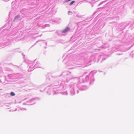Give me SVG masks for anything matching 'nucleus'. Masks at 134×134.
Listing matches in <instances>:
<instances>
[{
  "mask_svg": "<svg viewBox=\"0 0 134 134\" xmlns=\"http://www.w3.org/2000/svg\"><path fill=\"white\" fill-rule=\"evenodd\" d=\"M75 2V1H72L70 3V5H72L73 3Z\"/></svg>",
  "mask_w": 134,
  "mask_h": 134,
  "instance_id": "nucleus-3",
  "label": "nucleus"
},
{
  "mask_svg": "<svg viewBox=\"0 0 134 134\" xmlns=\"http://www.w3.org/2000/svg\"><path fill=\"white\" fill-rule=\"evenodd\" d=\"M10 95L12 96H14L15 95V94L13 92H11L10 93Z\"/></svg>",
  "mask_w": 134,
  "mask_h": 134,
  "instance_id": "nucleus-2",
  "label": "nucleus"
},
{
  "mask_svg": "<svg viewBox=\"0 0 134 134\" xmlns=\"http://www.w3.org/2000/svg\"><path fill=\"white\" fill-rule=\"evenodd\" d=\"M69 30L70 28L69 27H67L66 28V29H65L63 30L62 31V32L65 33L68 31H69Z\"/></svg>",
  "mask_w": 134,
  "mask_h": 134,
  "instance_id": "nucleus-1",
  "label": "nucleus"
}]
</instances>
